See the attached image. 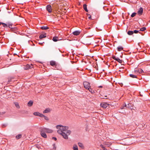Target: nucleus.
Segmentation results:
<instances>
[{
  "label": "nucleus",
  "mask_w": 150,
  "mask_h": 150,
  "mask_svg": "<svg viewBox=\"0 0 150 150\" xmlns=\"http://www.w3.org/2000/svg\"><path fill=\"white\" fill-rule=\"evenodd\" d=\"M2 25L4 27H7V24H5L4 23H2Z\"/></svg>",
  "instance_id": "obj_31"
},
{
  "label": "nucleus",
  "mask_w": 150,
  "mask_h": 150,
  "mask_svg": "<svg viewBox=\"0 0 150 150\" xmlns=\"http://www.w3.org/2000/svg\"><path fill=\"white\" fill-rule=\"evenodd\" d=\"M81 31L79 30L75 31L73 32V34L75 35H79Z\"/></svg>",
  "instance_id": "obj_12"
},
{
  "label": "nucleus",
  "mask_w": 150,
  "mask_h": 150,
  "mask_svg": "<svg viewBox=\"0 0 150 150\" xmlns=\"http://www.w3.org/2000/svg\"><path fill=\"white\" fill-rule=\"evenodd\" d=\"M146 28L145 27H143L141 28L140 29V31H144L146 30Z\"/></svg>",
  "instance_id": "obj_29"
},
{
  "label": "nucleus",
  "mask_w": 150,
  "mask_h": 150,
  "mask_svg": "<svg viewBox=\"0 0 150 150\" xmlns=\"http://www.w3.org/2000/svg\"><path fill=\"white\" fill-rule=\"evenodd\" d=\"M103 98V99H106V98Z\"/></svg>",
  "instance_id": "obj_44"
},
{
  "label": "nucleus",
  "mask_w": 150,
  "mask_h": 150,
  "mask_svg": "<svg viewBox=\"0 0 150 150\" xmlns=\"http://www.w3.org/2000/svg\"><path fill=\"white\" fill-rule=\"evenodd\" d=\"M83 8L84 10L85 11H86L88 12V10L87 8V5L86 4H84L83 5Z\"/></svg>",
  "instance_id": "obj_20"
},
{
  "label": "nucleus",
  "mask_w": 150,
  "mask_h": 150,
  "mask_svg": "<svg viewBox=\"0 0 150 150\" xmlns=\"http://www.w3.org/2000/svg\"><path fill=\"white\" fill-rule=\"evenodd\" d=\"M123 49V48L121 46H119L117 47V50L119 51H120Z\"/></svg>",
  "instance_id": "obj_21"
},
{
  "label": "nucleus",
  "mask_w": 150,
  "mask_h": 150,
  "mask_svg": "<svg viewBox=\"0 0 150 150\" xmlns=\"http://www.w3.org/2000/svg\"><path fill=\"white\" fill-rule=\"evenodd\" d=\"M42 129L45 131V132L48 133H52L53 131L50 129L47 128H42Z\"/></svg>",
  "instance_id": "obj_7"
},
{
  "label": "nucleus",
  "mask_w": 150,
  "mask_h": 150,
  "mask_svg": "<svg viewBox=\"0 0 150 150\" xmlns=\"http://www.w3.org/2000/svg\"><path fill=\"white\" fill-rule=\"evenodd\" d=\"M108 105V104L105 103H102L100 104V105L101 107L105 108L107 107Z\"/></svg>",
  "instance_id": "obj_10"
},
{
  "label": "nucleus",
  "mask_w": 150,
  "mask_h": 150,
  "mask_svg": "<svg viewBox=\"0 0 150 150\" xmlns=\"http://www.w3.org/2000/svg\"><path fill=\"white\" fill-rule=\"evenodd\" d=\"M103 144L109 147L112 144V143L111 142H105L103 143Z\"/></svg>",
  "instance_id": "obj_11"
},
{
  "label": "nucleus",
  "mask_w": 150,
  "mask_h": 150,
  "mask_svg": "<svg viewBox=\"0 0 150 150\" xmlns=\"http://www.w3.org/2000/svg\"><path fill=\"white\" fill-rule=\"evenodd\" d=\"M136 13H133L131 15V17H133L136 16Z\"/></svg>",
  "instance_id": "obj_30"
},
{
  "label": "nucleus",
  "mask_w": 150,
  "mask_h": 150,
  "mask_svg": "<svg viewBox=\"0 0 150 150\" xmlns=\"http://www.w3.org/2000/svg\"><path fill=\"white\" fill-rule=\"evenodd\" d=\"M56 127L58 129L57 132L59 134H61L64 139H68V136L70 134L71 132L70 130H67L68 127L59 125L56 126Z\"/></svg>",
  "instance_id": "obj_1"
},
{
  "label": "nucleus",
  "mask_w": 150,
  "mask_h": 150,
  "mask_svg": "<svg viewBox=\"0 0 150 150\" xmlns=\"http://www.w3.org/2000/svg\"><path fill=\"white\" fill-rule=\"evenodd\" d=\"M100 146L102 148L103 150H104L106 148L102 144L100 145Z\"/></svg>",
  "instance_id": "obj_32"
},
{
  "label": "nucleus",
  "mask_w": 150,
  "mask_h": 150,
  "mask_svg": "<svg viewBox=\"0 0 150 150\" xmlns=\"http://www.w3.org/2000/svg\"><path fill=\"white\" fill-rule=\"evenodd\" d=\"M2 23V22H0V25H1V24H2V23Z\"/></svg>",
  "instance_id": "obj_41"
},
{
  "label": "nucleus",
  "mask_w": 150,
  "mask_h": 150,
  "mask_svg": "<svg viewBox=\"0 0 150 150\" xmlns=\"http://www.w3.org/2000/svg\"><path fill=\"white\" fill-rule=\"evenodd\" d=\"M33 67V66L32 64H27L26 65L24 66L23 69L24 70H28L30 69H31Z\"/></svg>",
  "instance_id": "obj_5"
},
{
  "label": "nucleus",
  "mask_w": 150,
  "mask_h": 150,
  "mask_svg": "<svg viewBox=\"0 0 150 150\" xmlns=\"http://www.w3.org/2000/svg\"><path fill=\"white\" fill-rule=\"evenodd\" d=\"M141 68H136L134 69V73L135 74H139L142 73L143 72Z\"/></svg>",
  "instance_id": "obj_2"
},
{
  "label": "nucleus",
  "mask_w": 150,
  "mask_h": 150,
  "mask_svg": "<svg viewBox=\"0 0 150 150\" xmlns=\"http://www.w3.org/2000/svg\"><path fill=\"white\" fill-rule=\"evenodd\" d=\"M133 31L134 32V33H137L139 32V31L136 30H134Z\"/></svg>",
  "instance_id": "obj_35"
},
{
  "label": "nucleus",
  "mask_w": 150,
  "mask_h": 150,
  "mask_svg": "<svg viewBox=\"0 0 150 150\" xmlns=\"http://www.w3.org/2000/svg\"><path fill=\"white\" fill-rule=\"evenodd\" d=\"M99 88H102V86H99Z\"/></svg>",
  "instance_id": "obj_40"
},
{
  "label": "nucleus",
  "mask_w": 150,
  "mask_h": 150,
  "mask_svg": "<svg viewBox=\"0 0 150 150\" xmlns=\"http://www.w3.org/2000/svg\"><path fill=\"white\" fill-rule=\"evenodd\" d=\"M43 43H44V42H43V43H39V44L41 45H42Z\"/></svg>",
  "instance_id": "obj_39"
},
{
  "label": "nucleus",
  "mask_w": 150,
  "mask_h": 150,
  "mask_svg": "<svg viewBox=\"0 0 150 150\" xmlns=\"http://www.w3.org/2000/svg\"><path fill=\"white\" fill-rule=\"evenodd\" d=\"M22 137V135L21 134H18L16 136V138L17 139H19L21 138Z\"/></svg>",
  "instance_id": "obj_23"
},
{
  "label": "nucleus",
  "mask_w": 150,
  "mask_h": 150,
  "mask_svg": "<svg viewBox=\"0 0 150 150\" xmlns=\"http://www.w3.org/2000/svg\"><path fill=\"white\" fill-rule=\"evenodd\" d=\"M52 139H54L55 141H56L57 140V138L55 137H53L52 138Z\"/></svg>",
  "instance_id": "obj_37"
},
{
  "label": "nucleus",
  "mask_w": 150,
  "mask_h": 150,
  "mask_svg": "<svg viewBox=\"0 0 150 150\" xmlns=\"http://www.w3.org/2000/svg\"><path fill=\"white\" fill-rule=\"evenodd\" d=\"M33 103V101L31 100H30L28 102V106H31L32 105Z\"/></svg>",
  "instance_id": "obj_17"
},
{
  "label": "nucleus",
  "mask_w": 150,
  "mask_h": 150,
  "mask_svg": "<svg viewBox=\"0 0 150 150\" xmlns=\"http://www.w3.org/2000/svg\"><path fill=\"white\" fill-rule=\"evenodd\" d=\"M52 40L54 42H55L59 40V39L57 37L55 36L53 38Z\"/></svg>",
  "instance_id": "obj_13"
},
{
  "label": "nucleus",
  "mask_w": 150,
  "mask_h": 150,
  "mask_svg": "<svg viewBox=\"0 0 150 150\" xmlns=\"http://www.w3.org/2000/svg\"><path fill=\"white\" fill-rule=\"evenodd\" d=\"M118 57H116L115 56H113L112 58L114 60H116Z\"/></svg>",
  "instance_id": "obj_33"
},
{
  "label": "nucleus",
  "mask_w": 150,
  "mask_h": 150,
  "mask_svg": "<svg viewBox=\"0 0 150 150\" xmlns=\"http://www.w3.org/2000/svg\"><path fill=\"white\" fill-rule=\"evenodd\" d=\"M129 76L132 78H137V76L136 75H133L132 74H129Z\"/></svg>",
  "instance_id": "obj_27"
},
{
  "label": "nucleus",
  "mask_w": 150,
  "mask_h": 150,
  "mask_svg": "<svg viewBox=\"0 0 150 150\" xmlns=\"http://www.w3.org/2000/svg\"><path fill=\"white\" fill-rule=\"evenodd\" d=\"M73 149L74 150H78V149L77 146L75 144L74 145Z\"/></svg>",
  "instance_id": "obj_22"
},
{
  "label": "nucleus",
  "mask_w": 150,
  "mask_h": 150,
  "mask_svg": "<svg viewBox=\"0 0 150 150\" xmlns=\"http://www.w3.org/2000/svg\"><path fill=\"white\" fill-rule=\"evenodd\" d=\"M134 33V32L132 31H129L127 32V34L129 35H131Z\"/></svg>",
  "instance_id": "obj_24"
},
{
  "label": "nucleus",
  "mask_w": 150,
  "mask_h": 150,
  "mask_svg": "<svg viewBox=\"0 0 150 150\" xmlns=\"http://www.w3.org/2000/svg\"><path fill=\"white\" fill-rule=\"evenodd\" d=\"M46 37V34H41L39 36V38L40 39H42L43 38H45Z\"/></svg>",
  "instance_id": "obj_18"
},
{
  "label": "nucleus",
  "mask_w": 150,
  "mask_h": 150,
  "mask_svg": "<svg viewBox=\"0 0 150 150\" xmlns=\"http://www.w3.org/2000/svg\"><path fill=\"white\" fill-rule=\"evenodd\" d=\"M89 16L88 17V18L89 19H91V16L90 15H89Z\"/></svg>",
  "instance_id": "obj_38"
},
{
  "label": "nucleus",
  "mask_w": 150,
  "mask_h": 150,
  "mask_svg": "<svg viewBox=\"0 0 150 150\" xmlns=\"http://www.w3.org/2000/svg\"><path fill=\"white\" fill-rule=\"evenodd\" d=\"M46 10L49 13L52 12V9L51 6L50 5H48L46 6Z\"/></svg>",
  "instance_id": "obj_8"
},
{
  "label": "nucleus",
  "mask_w": 150,
  "mask_h": 150,
  "mask_svg": "<svg viewBox=\"0 0 150 150\" xmlns=\"http://www.w3.org/2000/svg\"><path fill=\"white\" fill-rule=\"evenodd\" d=\"M50 64L52 66H56L57 64L54 61H51L50 62Z\"/></svg>",
  "instance_id": "obj_14"
},
{
  "label": "nucleus",
  "mask_w": 150,
  "mask_h": 150,
  "mask_svg": "<svg viewBox=\"0 0 150 150\" xmlns=\"http://www.w3.org/2000/svg\"><path fill=\"white\" fill-rule=\"evenodd\" d=\"M78 144L79 146L81 147V148L82 149L83 148V146L82 143L79 142L78 143Z\"/></svg>",
  "instance_id": "obj_26"
},
{
  "label": "nucleus",
  "mask_w": 150,
  "mask_h": 150,
  "mask_svg": "<svg viewBox=\"0 0 150 150\" xmlns=\"http://www.w3.org/2000/svg\"><path fill=\"white\" fill-rule=\"evenodd\" d=\"M15 105L16 107H17L18 108H19V105H18V103H15Z\"/></svg>",
  "instance_id": "obj_34"
},
{
  "label": "nucleus",
  "mask_w": 150,
  "mask_h": 150,
  "mask_svg": "<svg viewBox=\"0 0 150 150\" xmlns=\"http://www.w3.org/2000/svg\"><path fill=\"white\" fill-rule=\"evenodd\" d=\"M43 117H44V118H45V120H49V119H48V118L47 117L45 116L44 115V116H43Z\"/></svg>",
  "instance_id": "obj_36"
},
{
  "label": "nucleus",
  "mask_w": 150,
  "mask_h": 150,
  "mask_svg": "<svg viewBox=\"0 0 150 150\" xmlns=\"http://www.w3.org/2000/svg\"><path fill=\"white\" fill-rule=\"evenodd\" d=\"M83 85L84 87L86 89H87L88 88L91 87L90 84V83L87 82V81H85L83 82Z\"/></svg>",
  "instance_id": "obj_4"
},
{
  "label": "nucleus",
  "mask_w": 150,
  "mask_h": 150,
  "mask_svg": "<svg viewBox=\"0 0 150 150\" xmlns=\"http://www.w3.org/2000/svg\"><path fill=\"white\" fill-rule=\"evenodd\" d=\"M49 28L47 26H44L41 27V29L43 30H46L49 29Z\"/></svg>",
  "instance_id": "obj_16"
},
{
  "label": "nucleus",
  "mask_w": 150,
  "mask_h": 150,
  "mask_svg": "<svg viewBox=\"0 0 150 150\" xmlns=\"http://www.w3.org/2000/svg\"><path fill=\"white\" fill-rule=\"evenodd\" d=\"M53 149L55 150L56 149V148H53Z\"/></svg>",
  "instance_id": "obj_42"
},
{
  "label": "nucleus",
  "mask_w": 150,
  "mask_h": 150,
  "mask_svg": "<svg viewBox=\"0 0 150 150\" xmlns=\"http://www.w3.org/2000/svg\"><path fill=\"white\" fill-rule=\"evenodd\" d=\"M33 115L35 116H37L40 117H43L44 116V115L42 114H41L38 112H34Z\"/></svg>",
  "instance_id": "obj_9"
},
{
  "label": "nucleus",
  "mask_w": 150,
  "mask_h": 150,
  "mask_svg": "<svg viewBox=\"0 0 150 150\" xmlns=\"http://www.w3.org/2000/svg\"><path fill=\"white\" fill-rule=\"evenodd\" d=\"M40 132L41 135L42 137L45 138L47 137V135L45 133V132L42 128L40 129Z\"/></svg>",
  "instance_id": "obj_3"
},
{
  "label": "nucleus",
  "mask_w": 150,
  "mask_h": 150,
  "mask_svg": "<svg viewBox=\"0 0 150 150\" xmlns=\"http://www.w3.org/2000/svg\"><path fill=\"white\" fill-rule=\"evenodd\" d=\"M143 8L142 7H140L138 9L137 12V14L139 16H140L143 13Z\"/></svg>",
  "instance_id": "obj_6"
},
{
  "label": "nucleus",
  "mask_w": 150,
  "mask_h": 150,
  "mask_svg": "<svg viewBox=\"0 0 150 150\" xmlns=\"http://www.w3.org/2000/svg\"><path fill=\"white\" fill-rule=\"evenodd\" d=\"M87 89L91 93H95L94 91L90 87Z\"/></svg>",
  "instance_id": "obj_19"
},
{
  "label": "nucleus",
  "mask_w": 150,
  "mask_h": 150,
  "mask_svg": "<svg viewBox=\"0 0 150 150\" xmlns=\"http://www.w3.org/2000/svg\"><path fill=\"white\" fill-rule=\"evenodd\" d=\"M116 61L120 63H122V61L119 58H118Z\"/></svg>",
  "instance_id": "obj_28"
},
{
  "label": "nucleus",
  "mask_w": 150,
  "mask_h": 150,
  "mask_svg": "<svg viewBox=\"0 0 150 150\" xmlns=\"http://www.w3.org/2000/svg\"><path fill=\"white\" fill-rule=\"evenodd\" d=\"M13 24L12 23H8L7 24V27L11 28L12 27Z\"/></svg>",
  "instance_id": "obj_25"
},
{
  "label": "nucleus",
  "mask_w": 150,
  "mask_h": 150,
  "mask_svg": "<svg viewBox=\"0 0 150 150\" xmlns=\"http://www.w3.org/2000/svg\"><path fill=\"white\" fill-rule=\"evenodd\" d=\"M104 150H107V149H104Z\"/></svg>",
  "instance_id": "obj_43"
},
{
  "label": "nucleus",
  "mask_w": 150,
  "mask_h": 150,
  "mask_svg": "<svg viewBox=\"0 0 150 150\" xmlns=\"http://www.w3.org/2000/svg\"><path fill=\"white\" fill-rule=\"evenodd\" d=\"M50 111V109L49 108L46 109L44 111L43 113H47L49 112Z\"/></svg>",
  "instance_id": "obj_15"
}]
</instances>
